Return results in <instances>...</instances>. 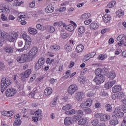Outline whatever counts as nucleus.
I'll use <instances>...</instances> for the list:
<instances>
[{"label":"nucleus","mask_w":126,"mask_h":126,"mask_svg":"<svg viewBox=\"0 0 126 126\" xmlns=\"http://www.w3.org/2000/svg\"><path fill=\"white\" fill-rule=\"evenodd\" d=\"M22 37L25 41V45L22 48L17 49L16 51L17 52H23L24 50H28L31 46V43H32L31 37L26 34H23Z\"/></svg>","instance_id":"nucleus-1"},{"label":"nucleus","mask_w":126,"mask_h":126,"mask_svg":"<svg viewBox=\"0 0 126 126\" xmlns=\"http://www.w3.org/2000/svg\"><path fill=\"white\" fill-rule=\"evenodd\" d=\"M1 92L2 93L4 92V91L10 84H11V81L9 79H6L5 78H3L1 80Z\"/></svg>","instance_id":"nucleus-2"},{"label":"nucleus","mask_w":126,"mask_h":126,"mask_svg":"<svg viewBox=\"0 0 126 126\" xmlns=\"http://www.w3.org/2000/svg\"><path fill=\"white\" fill-rule=\"evenodd\" d=\"M124 116H125V113L123 112L122 109L120 107H116L112 115L113 118H118V119L123 118Z\"/></svg>","instance_id":"nucleus-3"},{"label":"nucleus","mask_w":126,"mask_h":126,"mask_svg":"<svg viewBox=\"0 0 126 126\" xmlns=\"http://www.w3.org/2000/svg\"><path fill=\"white\" fill-rule=\"evenodd\" d=\"M17 61L18 63H26V62H30V61H31V59L27 54H24L19 56L17 58Z\"/></svg>","instance_id":"nucleus-4"},{"label":"nucleus","mask_w":126,"mask_h":126,"mask_svg":"<svg viewBox=\"0 0 126 126\" xmlns=\"http://www.w3.org/2000/svg\"><path fill=\"white\" fill-rule=\"evenodd\" d=\"M45 59L44 58H40L39 59L37 63H36L34 68L35 70H39V69H41L44 64H45Z\"/></svg>","instance_id":"nucleus-5"},{"label":"nucleus","mask_w":126,"mask_h":126,"mask_svg":"<svg viewBox=\"0 0 126 126\" xmlns=\"http://www.w3.org/2000/svg\"><path fill=\"white\" fill-rule=\"evenodd\" d=\"M17 91L14 88L7 89L5 92L6 95L7 97H12L16 94Z\"/></svg>","instance_id":"nucleus-6"},{"label":"nucleus","mask_w":126,"mask_h":126,"mask_svg":"<svg viewBox=\"0 0 126 126\" xmlns=\"http://www.w3.org/2000/svg\"><path fill=\"white\" fill-rule=\"evenodd\" d=\"M94 81L95 82L97 85H100L101 83H103L105 81V76L101 75L97 77H95L94 79Z\"/></svg>","instance_id":"nucleus-7"},{"label":"nucleus","mask_w":126,"mask_h":126,"mask_svg":"<svg viewBox=\"0 0 126 126\" xmlns=\"http://www.w3.org/2000/svg\"><path fill=\"white\" fill-rule=\"evenodd\" d=\"M38 54V48L34 47L32 48L28 53V56L30 57L31 60L32 58H34Z\"/></svg>","instance_id":"nucleus-8"},{"label":"nucleus","mask_w":126,"mask_h":126,"mask_svg":"<svg viewBox=\"0 0 126 126\" xmlns=\"http://www.w3.org/2000/svg\"><path fill=\"white\" fill-rule=\"evenodd\" d=\"M77 90H78V87L76 85L73 84L70 85L68 88V93L70 95H73V94H74V92Z\"/></svg>","instance_id":"nucleus-9"},{"label":"nucleus","mask_w":126,"mask_h":126,"mask_svg":"<svg viewBox=\"0 0 126 126\" xmlns=\"http://www.w3.org/2000/svg\"><path fill=\"white\" fill-rule=\"evenodd\" d=\"M15 120L14 122L13 126H19L21 125L22 122L20 120V115L19 114L14 116Z\"/></svg>","instance_id":"nucleus-10"},{"label":"nucleus","mask_w":126,"mask_h":126,"mask_svg":"<svg viewBox=\"0 0 126 126\" xmlns=\"http://www.w3.org/2000/svg\"><path fill=\"white\" fill-rule=\"evenodd\" d=\"M17 33H14V34H12L9 35L7 37V40L8 42H14L16 40V38H17Z\"/></svg>","instance_id":"nucleus-11"},{"label":"nucleus","mask_w":126,"mask_h":126,"mask_svg":"<svg viewBox=\"0 0 126 126\" xmlns=\"http://www.w3.org/2000/svg\"><path fill=\"white\" fill-rule=\"evenodd\" d=\"M26 18V15H21L19 16L17 20L21 22V24L22 25H25L27 24V22L26 21H24L25 20V18ZM21 21H23L21 22Z\"/></svg>","instance_id":"nucleus-12"},{"label":"nucleus","mask_w":126,"mask_h":126,"mask_svg":"<svg viewBox=\"0 0 126 126\" xmlns=\"http://www.w3.org/2000/svg\"><path fill=\"white\" fill-rule=\"evenodd\" d=\"M32 72V71L30 69L27 70L24 73L22 74V77H21V79L28 78L29 77V75L31 74Z\"/></svg>","instance_id":"nucleus-13"},{"label":"nucleus","mask_w":126,"mask_h":126,"mask_svg":"<svg viewBox=\"0 0 126 126\" xmlns=\"http://www.w3.org/2000/svg\"><path fill=\"white\" fill-rule=\"evenodd\" d=\"M85 96L83 92H79L76 94L75 98L78 101H82V99L84 98Z\"/></svg>","instance_id":"nucleus-14"},{"label":"nucleus","mask_w":126,"mask_h":126,"mask_svg":"<svg viewBox=\"0 0 126 126\" xmlns=\"http://www.w3.org/2000/svg\"><path fill=\"white\" fill-rule=\"evenodd\" d=\"M73 123L72 119L71 117H66L64 120V125L65 126H70Z\"/></svg>","instance_id":"nucleus-15"},{"label":"nucleus","mask_w":126,"mask_h":126,"mask_svg":"<svg viewBox=\"0 0 126 126\" xmlns=\"http://www.w3.org/2000/svg\"><path fill=\"white\" fill-rule=\"evenodd\" d=\"M110 119H111L110 115L106 114L102 115L100 117V120L101 122H107V121H109Z\"/></svg>","instance_id":"nucleus-16"},{"label":"nucleus","mask_w":126,"mask_h":126,"mask_svg":"<svg viewBox=\"0 0 126 126\" xmlns=\"http://www.w3.org/2000/svg\"><path fill=\"white\" fill-rule=\"evenodd\" d=\"M102 19L105 23H109V22H110L112 18H111V15H105L102 17Z\"/></svg>","instance_id":"nucleus-17"},{"label":"nucleus","mask_w":126,"mask_h":126,"mask_svg":"<svg viewBox=\"0 0 126 126\" xmlns=\"http://www.w3.org/2000/svg\"><path fill=\"white\" fill-rule=\"evenodd\" d=\"M54 10H55V8L51 4H48L47 7L45 8L46 12L52 13L54 12Z\"/></svg>","instance_id":"nucleus-18"},{"label":"nucleus","mask_w":126,"mask_h":126,"mask_svg":"<svg viewBox=\"0 0 126 126\" xmlns=\"http://www.w3.org/2000/svg\"><path fill=\"white\" fill-rule=\"evenodd\" d=\"M14 51V47L12 46H7L5 48V51L8 54H12Z\"/></svg>","instance_id":"nucleus-19"},{"label":"nucleus","mask_w":126,"mask_h":126,"mask_svg":"<svg viewBox=\"0 0 126 126\" xmlns=\"http://www.w3.org/2000/svg\"><path fill=\"white\" fill-rule=\"evenodd\" d=\"M53 93V90L51 88H46L44 90V94L46 96H50Z\"/></svg>","instance_id":"nucleus-20"},{"label":"nucleus","mask_w":126,"mask_h":126,"mask_svg":"<svg viewBox=\"0 0 126 126\" xmlns=\"http://www.w3.org/2000/svg\"><path fill=\"white\" fill-rule=\"evenodd\" d=\"M122 90V87L119 86V85H116L113 88H112V92L113 93H117L118 92H120Z\"/></svg>","instance_id":"nucleus-21"},{"label":"nucleus","mask_w":126,"mask_h":126,"mask_svg":"<svg viewBox=\"0 0 126 126\" xmlns=\"http://www.w3.org/2000/svg\"><path fill=\"white\" fill-rule=\"evenodd\" d=\"M84 49V46L82 44L78 45L76 48V51L77 53H81Z\"/></svg>","instance_id":"nucleus-22"},{"label":"nucleus","mask_w":126,"mask_h":126,"mask_svg":"<svg viewBox=\"0 0 126 126\" xmlns=\"http://www.w3.org/2000/svg\"><path fill=\"white\" fill-rule=\"evenodd\" d=\"M65 29L67 31H69V32H72V31L74 30V27L72 25H69L68 26H66H66H65Z\"/></svg>","instance_id":"nucleus-23"},{"label":"nucleus","mask_w":126,"mask_h":126,"mask_svg":"<svg viewBox=\"0 0 126 126\" xmlns=\"http://www.w3.org/2000/svg\"><path fill=\"white\" fill-rule=\"evenodd\" d=\"M36 28L38 30H40V31H45L46 30V27L45 26L42 25L41 24L36 25Z\"/></svg>","instance_id":"nucleus-24"},{"label":"nucleus","mask_w":126,"mask_h":126,"mask_svg":"<svg viewBox=\"0 0 126 126\" xmlns=\"http://www.w3.org/2000/svg\"><path fill=\"white\" fill-rule=\"evenodd\" d=\"M99 27V25L97 23H93L90 24V28L91 29L96 30Z\"/></svg>","instance_id":"nucleus-25"},{"label":"nucleus","mask_w":126,"mask_h":126,"mask_svg":"<svg viewBox=\"0 0 126 126\" xmlns=\"http://www.w3.org/2000/svg\"><path fill=\"white\" fill-rule=\"evenodd\" d=\"M57 101H58V98L55 97L51 102L50 105L51 107H52V108H54V107H56V105H57Z\"/></svg>","instance_id":"nucleus-26"},{"label":"nucleus","mask_w":126,"mask_h":126,"mask_svg":"<svg viewBox=\"0 0 126 126\" xmlns=\"http://www.w3.org/2000/svg\"><path fill=\"white\" fill-rule=\"evenodd\" d=\"M29 32L32 35H36V34H37L38 31H37V30L34 29L33 28H30L29 29Z\"/></svg>","instance_id":"nucleus-27"},{"label":"nucleus","mask_w":126,"mask_h":126,"mask_svg":"<svg viewBox=\"0 0 126 126\" xmlns=\"http://www.w3.org/2000/svg\"><path fill=\"white\" fill-rule=\"evenodd\" d=\"M113 104H108L105 106V108L106 109L107 112H112V110H113Z\"/></svg>","instance_id":"nucleus-28"},{"label":"nucleus","mask_w":126,"mask_h":126,"mask_svg":"<svg viewBox=\"0 0 126 126\" xmlns=\"http://www.w3.org/2000/svg\"><path fill=\"white\" fill-rule=\"evenodd\" d=\"M90 17V13H85L81 16V19L83 20H86V19H88Z\"/></svg>","instance_id":"nucleus-29"},{"label":"nucleus","mask_w":126,"mask_h":126,"mask_svg":"<svg viewBox=\"0 0 126 126\" xmlns=\"http://www.w3.org/2000/svg\"><path fill=\"white\" fill-rule=\"evenodd\" d=\"M95 77L100 76L102 75V69L97 68L95 70Z\"/></svg>","instance_id":"nucleus-30"},{"label":"nucleus","mask_w":126,"mask_h":126,"mask_svg":"<svg viewBox=\"0 0 126 126\" xmlns=\"http://www.w3.org/2000/svg\"><path fill=\"white\" fill-rule=\"evenodd\" d=\"M110 124L112 126H116V125H118V124H119V121H118V119L116 118L111 120L110 121Z\"/></svg>","instance_id":"nucleus-31"},{"label":"nucleus","mask_w":126,"mask_h":126,"mask_svg":"<svg viewBox=\"0 0 126 126\" xmlns=\"http://www.w3.org/2000/svg\"><path fill=\"white\" fill-rule=\"evenodd\" d=\"M50 49L51 50H52V51H59L60 48L59 45L55 44V45H51L50 46Z\"/></svg>","instance_id":"nucleus-32"},{"label":"nucleus","mask_w":126,"mask_h":126,"mask_svg":"<svg viewBox=\"0 0 126 126\" xmlns=\"http://www.w3.org/2000/svg\"><path fill=\"white\" fill-rule=\"evenodd\" d=\"M34 115H37V117H38V119L41 120L42 119V111L38 109L35 112H34Z\"/></svg>","instance_id":"nucleus-33"},{"label":"nucleus","mask_w":126,"mask_h":126,"mask_svg":"<svg viewBox=\"0 0 126 126\" xmlns=\"http://www.w3.org/2000/svg\"><path fill=\"white\" fill-rule=\"evenodd\" d=\"M78 124L79 126L84 125L86 124V119L83 118L79 120L78 122Z\"/></svg>","instance_id":"nucleus-34"},{"label":"nucleus","mask_w":126,"mask_h":126,"mask_svg":"<svg viewBox=\"0 0 126 126\" xmlns=\"http://www.w3.org/2000/svg\"><path fill=\"white\" fill-rule=\"evenodd\" d=\"M72 108V106L70 104H67L65 106L63 107V111H68V110H70Z\"/></svg>","instance_id":"nucleus-35"},{"label":"nucleus","mask_w":126,"mask_h":126,"mask_svg":"<svg viewBox=\"0 0 126 126\" xmlns=\"http://www.w3.org/2000/svg\"><path fill=\"white\" fill-rule=\"evenodd\" d=\"M117 15L119 17L121 16H124L125 15V11L122 10V9L119 10L116 12Z\"/></svg>","instance_id":"nucleus-36"},{"label":"nucleus","mask_w":126,"mask_h":126,"mask_svg":"<svg viewBox=\"0 0 126 126\" xmlns=\"http://www.w3.org/2000/svg\"><path fill=\"white\" fill-rule=\"evenodd\" d=\"M65 115H67L68 116H70L71 115H74L75 114V110L72 109L70 111L65 112Z\"/></svg>","instance_id":"nucleus-37"},{"label":"nucleus","mask_w":126,"mask_h":126,"mask_svg":"<svg viewBox=\"0 0 126 126\" xmlns=\"http://www.w3.org/2000/svg\"><path fill=\"white\" fill-rule=\"evenodd\" d=\"M64 49L65 51L67 52V53H69V52H71L72 48L69 45H65L64 46Z\"/></svg>","instance_id":"nucleus-38"},{"label":"nucleus","mask_w":126,"mask_h":126,"mask_svg":"<svg viewBox=\"0 0 126 126\" xmlns=\"http://www.w3.org/2000/svg\"><path fill=\"white\" fill-rule=\"evenodd\" d=\"M78 31L80 34H83L85 32V28L84 27H80L78 29Z\"/></svg>","instance_id":"nucleus-39"},{"label":"nucleus","mask_w":126,"mask_h":126,"mask_svg":"<svg viewBox=\"0 0 126 126\" xmlns=\"http://www.w3.org/2000/svg\"><path fill=\"white\" fill-rule=\"evenodd\" d=\"M56 30V29L55 27L53 26H48V32H49V33H54Z\"/></svg>","instance_id":"nucleus-40"},{"label":"nucleus","mask_w":126,"mask_h":126,"mask_svg":"<svg viewBox=\"0 0 126 126\" xmlns=\"http://www.w3.org/2000/svg\"><path fill=\"white\" fill-rule=\"evenodd\" d=\"M116 76V73L114 71L111 72L109 75L110 79H114Z\"/></svg>","instance_id":"nucleus-41"},{"label":"nucleus","mask_w":126,"mask_h":126,"mask_svg":"<svg viewBox=\"0 0 126 126\" xmlns=\"http://www.w3.org/2000/svg\"><path fill=\"white\" fill-rule=\"evenodd\" d=\"M116 4V1H112L109 4H107L108 7L109 8H112V7H114V6Z\"/></svg>","instance_id":"nucleus-42"},{"label":"nucleus","mask_w":126,"mask_h":126,"mask_svg":"<svg viewBox=\"0 0 126 126\" xmlns=\"http://www.w3.org/2000/svg\"><path fill=\"white\" fill-rule=\"evenodd\" d=\"M18 46L19 47V48H23L24 47V42L23 41H22V40H19L18 42Z\"/></svg>","instance_id":"nucleus-43"},{"label":"nucleus","mask_w":126,"mask_h":126,"mask_svg":"<svg viewBox=\"0 0 126 126\" xmlns=\"http://www.w3.org/2000/svg\"><path fill=\"white\" fill-rule=\"evenodd\" d=\"M98 124H99V120H98L94 119V120L92 121V126H97Z\"/></svg>","instance_id":"nucleus-44"},{"label":"nucleus","mask_w":126,"mask_h":126,"mask_svg":"<svg viewBox=\"0 0 126 126\" xmlns=\"http://www.w3.org/2000/svg\"><path fill=\"white\" fill-rule=\"evenodd\" d=\"M117 97L119 98V99H123V98L125 97V94L123 92H119L117 94Z\"/></svg>","instance_id":"nucleus-45"},{"label":"nucleus","mask_w":126,"mask_h":126,"mask_svg":"<svg viewBox=\"0 0 126 126\" xmlns=\"http://www.w3.org/2000/svg\"><path fill=\"white\" fill-rule=\"evenodd\" d=\"M94 91H89L88 93L87 94V97H92L94 96Z\"/></svg>","instance_id":"nucleus-46"},{"label":"nucleus","mask_w":126,"mask_h":126,"mask_svg":"<svg viewBox=\"0 0 126 126\" xmlns=\"http://www.w3.org/2000/svg\"><path fill=\"white\" fill-rule=\"evenodd\" d=\"M113 86L112 85V84H111L110 82H108L105 84V87L107 89H109V88H111Z\"/></svg>","instance_id":"nucleus-47"},{"label":"nucleus","mask_w":126,"mask_h":126,"mask_svg":"<svg viewBox=\"0 0 126 126\" xmlns=\"http://www.w3.org/2000/svg\"><path fill=\"white\" fill-rule=\"evenodd\" d=\"M68 36H69L68 33L65 32L62 34V38L64 40V39L67 38Z\"/></svg>","instance_id":"nucleus-48"},{"label":"nucleus","mask_w":126,"mask_h":126,"mask_svg":"<svg viewBox=\"0 0 126 126\" xmlns=\"http://www.w3.org/2000/svg\"><path fill=\"white\" fill-rule=\"evenodd\" d=\"M58 26L59 27H61V26H63V27H65V26H66V24L63 23V21H60L59 22H58Z\"/></svg>","instance_id":"nucleus-49"},{"label":"nucleus","mask_w":126,"mask_h":126,"mask_svg":"<svg viewBox=\"0 0 126 126\" xmlns=\"http://www.w3.org/2000/svg\"><path fill=\"white\" fill-rule=\"evenodd\" d=\"M5 68V66L4 65V64L2 63V62H0V71L3 70Z\"/></svg>","instance_id":"nucleus-50"},{"label":"nucleus","mask_w":126,"mask_h":126,"mask_svg":"<svg viewBox=\"0 0 126 126\" xmlns=\"http://www.w3.org/2000/svg\"><path fill=\"white\" fill-rule=\"evenodd\" d=\"M77 114L79 115V116H80V117H83V115H84V113L82 110H78L77 111Z\"/></svg>","instance_id":"nucleus-51"},{"label":"nucleus","mask_w":126,"mask_h":126,"mask_svg":"<svg viewBox=\"0 0 126 126\" xmlns=\"http://www.w3.org/2000/svg\"><path fill=\"white\" fill-rule=\"evenodd\" d=\"M87 105H88V108L89 107H90V106H91L92 105V100L91 99H89L88 100H87Z\"/></svg>","instance_id":"nucleus-52"},{"label":"nucleus","mask_w":126,"mask_h":126,"mask_svg":"<svg viewBox=\"0 0 126 126\" xmlns=\"http://www.w3.org/2000/svg\"><path fill=\"white\" fill-rule=\"evenodd\" d=\"M1 18L3 21H7V18L5 16L4 14L1 15Z\"/></svg>","instance_id":"nucleus-53"},{"label":"nucleus","mask_w":126,"mask_h":126,"mask_svg":"<svg viewBox=\"0 0 126 126\" xmlns=\"http://www.w3.org/2000/svg\"><path fill=\"white\" fill-rule=\"evenodd\" d=\"M121 102H122V104L121 105V107H125L126 106V98H124L121 100Z\"/></svg>","instance_id":"nucleus-54"},{"label":"nucleus","mask_w":126,"mask_h":126,"mask_svg":"<svg viewBox=\"0 0 126 126\" xmlns=\"http://www.w3.org/2000/svg\"><path fill=\"white\" fill-rule=\"evenodd\" d=\"M84 111L86 114H91L92 113V111L90 108H86L84 110Z\"/></svg>","instance_id":"nucleus-55"},{"label":"nucleus","mask_w":126,"mask_h":126,"mask_svg":"<svg viewBox=\"0 0 126 126\" xmlns=\"http://www.w3.org/2000/svg\"><path fill=\"white\" fill-rule=\"evenodd\" d=\"M121 126H126V116L123 117V121L122 123Z\"/></svg>","instance_id":"nucleus-56"},{"label":"nucleus","mask_w":126,"mask_h":126,"mask_svg":"<svg viewBox=\"0 0 126 126\" xmlns=\"http://www.w3.org/2000/svg\"><path fill=\"white\" fill-rule=\"evenodd\" d=\"M73 118L75 122H77V121H79V115H74L73 116Z\"/></svg>","instance_id":"nucleus-57"},{"label":"nucleus","mask_w":126,"mask_h":126,"mask_svg":"<svg viewBox=\"0 0 126 126\" xmlns=\"http://www.w3.org/2000/svg\"><path fill=\"white\" fill-rule=\"evenodd\" d=\"M91 21H92L91 19L86 20L84 21V23L86 25H88L91 23Z\"/></svg>","instance_id":"nucleus-58"},{"label":"nucleus","mask_w":126,"mask_h":126,"mask_svg":"<svg viewBox=\"0 0 126 126\" xmlns=\"http://www.w3.org/2000/svg\"><path fill=\"white\" fill-rule=\"evenodd\" d=\"M35 2L34 1H32V2H31L29 4V6L30 7H31V8H33V7H35Z\"/></svg>","instance_id":"nucleus-59"},{"label":"nucleus","mask_w":126,"mask_h":126,"mask_svg":"<svg viewBox=\"0 0 126 126\" xmlns=\"http://www.w3.org/2000/svg\"><path fill=\"white\" fill-rule=\"evenodd\" d=\"M125 37V34H121L117 38V40H118V41H120L121 40H122V39H123L124 37Z\"/></svg>","instance_id":"nucleus-60"},{"label":"nucleus","mask_w":126,"mask_h":126,"mask_svg":"<svg viewBox=\"0 0 126 126\" xmlns=\"http://www.w3.org/2000/svg\"><path fill=\"white\" fill-rule=\"evenodd\" d=\"M39 93V91H38L37 89L34 88V89H33V93H32V94H30V95H31L32 94H33V96H34L36 93Z\"/></svg>","instance_id":"nucleus-61"},{"label":"nucleus","mask_w":126,"mask_h":126,"mask_svg":"<svg viewBox=\"0 0 126 126\" xmlns=\"http://www.w3.org/2000/svg\"><path fill=\"white\" fill-rule=\"evenodd\" d=\"M84 59H85V61H88L89 60H90V59H91V58H90V54H87L85 57H84Z\"/></svg>","instance_id":"nucleus-62"},{"label":"nucleus","mask_w":126,"mask_h":126,"mask_svg":"<svg viewBox=\"0 0 126 126\" xmlns=\"http://www.w3.org/2000/svg\"><path fill=\"white\" fill-rule=\"evenodd\" d=\"M90 55V57L91 58H94V56H96V52H92L91 54H89Z\"/></svg>","instance_id":"nucleus-63"},{"label":"nucleus","mask_w":126,"mask_h":126,"mask_svg":"<svg viewBox=\"0 0 126 126\" xmlns=\"http://www.w3.org/2000/svg\"><path fill=\"white\" fill-rule=\"evenodd\" d=\"M102 72L105 74V73H107L108 72V68L106 67H104L101 69Z\"/></svg>","instance_id":"nucleus-64"}]
</instances>
